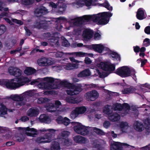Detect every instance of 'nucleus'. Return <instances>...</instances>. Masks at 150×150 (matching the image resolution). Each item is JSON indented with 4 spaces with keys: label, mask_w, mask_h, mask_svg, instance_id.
Wrapping results in <instances>:
<instances>
[{
    "label": "nucleus",
    "mask_w": 150,
    "mask_h": 150,
    "mask_svg": "<svg viewBox=\"0 0 150 150\" xmlns=\"http://www.w3.org/2000/svg\"><path fill=\"white\" fill-rule=\"evenodd\" d=\"M115 73L121 77H127L129 76L130 69L127 66H123L117 68Z\"/></svg>",
    "instance_id": "39448f33"
},
{
    "label": "nucleus",
    "mask_w": 150,
    "mask_h": 150,
    "mask_svg": "<svg viewBox=\"0 0 150 150\" xmlns=\"http://www.w3.org/2000/svg\"><path fill=\"white\" fill-rule=\"evenodd\" d=\"M136 89L133 86L125 88L122 91V93L123 94H129L134 93Z\"/></svg>",
    "instance_id": "6ab92c4d"
},
{
    "label": "nucleus",
    "mask_w": 150,
    "mask_h": 150,
    "mask_svg": "<svg viewBox=\"0 0 150 150\" xmlns=\"http://www.w3.org/2000/svg\"><path fill=\"white\" fill-rule=\"evenodd\" d=\"M44 59L42 58L37 60V63L38 65L40 66H46L48 65L47 61H44Z\"/></svg>",
    "instance_id": "4c0bfd02"
},
{
    "label": "nucleus",
    "mask_w": 150,
    "mask_h": 150,
    "mask_svg": "<svg viewBox=\"0 0 150 150\" xmlns=\"http://www.w3.org/2000/svg\"><path fill=\"white\" fill-rule=\"evenodd\" d=\"M91 15H85L82 17L75 18L74 19L75 21L74 24L78 26H81L85 24V23L91 21Z\"/></svg>",
    "instance_id": "423d86ee"
},
{
    "label": "nucleus",
    "mask_w": 150,
    "mask_h": 150,
    "mask_svg": "<svg viewBox=\"0 0 150 150\" xmlns=\"http://www.w3.org/2000/svg\"><path fill=\"white\" fill-rule=\"evenodd\" d=\"M108 64H109L106 62H101L99 64V66L103 70L106 71Z\"/></svg>",
    "instance_id": "473e14b6"
},
{
    "label": "nucleus",
    "mask_w": 150,
    "mask_h": 150,
    "mask_svg": "<svg viewBox=\"0 0 150 150\" xmlns=\"http://www.w3.org/2000/svg\"><path fill=\"white\" fill-rule=\"evenodd\" d=\"M11 98L13 100L15 101H21L23 100V98L22 97L17 95H11Z\"/></svg>",
    "instance_id": "ea45409f"
},
{
    "label": "nucleus",
    "mask_w": 150,
    "mask_h": 150,
    "mask_svg": "<svg viewBox=\"0 0 150 150\" xmlns=\"http://www.w3.org/2000/svg\"><path fill=\"white\" fill-rule=\"evenodd\" d=\"M69 132L66 131H64L62 132L61 133V136L62 137H67L69 135Z\"/></svg>",
    "instance_id": "bf43d9fd"
},
{
    "label": "nucleus",
    "mask_w": 150,
    "mask_h": 150,
    "mask_svg": "<svg viewBox=\"0 0 150 150\" xmlns=\"http://www.w3.org/2000/svg\"><path fill=\"white\" fill-rule=\"evenodd\" d=\"M41 20H36L33 25V26L34 28H37L38 29H41L40 24Z\"/></svg>",
    "instance_id": "c03bdc74"
},
{
    "label": "nucleus",
    "mask_w": 150,
    "mask_h": 150,
    "mask_svg": "<svg viewBox=\"0 0 150 150\" xmlns=\"http://www.w3.org/2000/svg\"><path fill=\"white\" fill-rule=\"evenodd\" d=\"M92 145L93 147L96 150H105V145L98 142H93Z\"/></svg>",
    "instance_id": "2eb2a0df"
},
{
    "label": "nucleus",
    "mask_w": 150,
    "mask_h": 150,
    "mask_svg": "<svg viewBox=\"0 0 150 150\" xmlns=\"http://www.w3.org/2000/svg\"><path fill=\"white\" fill-rule=\"evenodd\" d=\"M36 70L32 68L28 67L24 71V73L27 75H30L35 73Z\"/></svg>",
    "instance_id": "c85d7f7f"
},
{
    "label": "nucleus",
    "mask_w": 150,
    "mask_h": 150,
    "mask_svg": "<svg viewBox=\"0 0 150 150\" xmlns=\"http://www.w3.org/2000/svg\"><path fill=\"white\" fill-rule=\"evenodd\" d=\"M110 57L114 61H121V57L120 55L117 52L114 51H111L110 53Z\"/></svg>",
    "instance_id": "f3484780"
},
{
    "label": "nucleus",
    "mask_w": 150,
    "mask_h": 150,
    "mask_svg": "<svg viewBox=\"0 0 150 150\" xmlns=\"http://www.w3.org/2000/svg\"><path fill=\"white\" fill-rule=\"evenodd\" d=\"M70 88L74 90L76 95L78 94L82 91V88L81 86H76L73 84V86H71Z\"/></svg>",
    "instance_id": "a878e982"
},
{
    "label": "nucleus",
    "mask_w": 150,
    "mask_h": 150,
    "mask_svg": "<svg viewBox=\"0 0 150 150\" xmlns=\"http://www.w3.org/2000/svg\"><path fill=\"white\" fill-rule=\"evenodd\" d=\"M64 53L62 52H57L55 55L57 58H61L63 57Z\"/></svg>",
    "instance_id": "13d9d810"
},
{
    "label": "nucleus",
    "mask_w": 150,
    "mask_h": 150,
    "mask_svg": "<svg viewBox=\"0 0 150 150\" xmlns=\"http://www.w3.org/2000/svg\"><path fill=\"white\" fill-rule=\"evenodd\" d=\"M45 81L50 83H53L54 81V79L51 77H46L44 78Z\"/></svg>",
    "instance_id": "8fccbe9b"
},
{
    "label": "nucleus",
    "mask_w": 150,
    "mask_h": 150,
    "mask_svg": "<svg viewBox=\"0 0 150 150\" xmlns=\"http://www.w3.org/2000/svg\"><path fill=\"white\" fill-rule=\"evenodd\" d=\"M93 31L91 29H86L83 32V38L86 40L90 39L93 36Z\"/></svg>",
    "instance_id": "9b49d317"
},
{
    "label": "nucleus",
    "mask_w": 150,
    "mask_h": 150,
    "mask_svg": "<svg viewBox=\"0 0 150 150\" xmlns=\"http://www.w3.org/2000/svg\"><path fill=\"white\" fill-rule=\"evenodd\" d=\"M144 32L147 34H150V26H147L144 29Z\"/></svg>",
    "instance_id": "338daca9"
},
{
    "label": "nucleus",
    "mask_w": 150,
    "mask_h": 150,
    "mask_svg": "<svg viewBox=\"0 0 150 150\" xmlns=\"http://www.w3.org/2000/svg\"><path fill=\"white\" fill-rule=\"evenodd\" d=\"M76 96H72L66 98L67 101L69 103L75 104L76 103L75 100Z\"/></svg>",
    "instance_id": "a19ab883"
},
{
    "label": "nucleus",
    "mask_w": 150,
    "mask_h": 150,
    "mask_svg": "<svg viewBox=\"0 0 150 150\" xmlns=\"http://www.w3.org/2000/svg\"><path fill=\"white\" fill-rule=\"evenodd\" d=\"M0 116L2 117L7 114V108L6 106L4 105L1 104V105L0 108Z\"/></svg>",
    "instance_id": "bb28decb"
},
{
    "label": "nucleus",
    "mask_w": 150,
    "mask_h": 150,
    "mask_svg": "<svg viewBox=\"0 0 150 150\" xmlns=\"http://www.w3.org/2000/svg\"><path fill=\"white\" fill-rule=\"evenodd\" d=\"M34 13L37 14L38 17H41L43 15H45L48 13L46 8L44 6H42L40 8L36 9L34 11Z\"/></svg>",
    "instance_id": "1a4fd4ad"
},
{
    "label": "nucleus",
    "mask_w": 150,
    "mask_h": 150,
    "mask_svg": "<svg viewBox=\"0 0 150 150\" xmlns=\"http://www.w3.org/2000/svg\"><path fill=\"white\" fill-rule=\"evenodd\" d=\"M136 17L137 18L140 20H142L145 18L144 16V11L142 8H139L136 13Z\"/></svg>",
    "instance_id": "a211bd4d"
},
{
    "label": "nucleus",
    "mask_w": 150,
    "mask_h": 150,
    "mask_svg": "<svg viewBox=\"0 0 150 150\" xmlns=\"http://www.w3.org/2000/svg\"><path fill=\"white\" fill-rule=\"evenodd\" d=\"M115 64H109L106 71H108L109 73H111L115 70Z\"/></svg>",
    "instance_id": "f704fd0d"
},
{
    "label": "nucleus",
    "mask_w": 150,
    "mask_h": 150,
    "mask_svg": "<svg viewBox=\"0 0 150 150\" xmlns=\"http://www.w3.org/2000/svg\"><path fill=\"white\" fill-rule=\"evenodd\" d=\"M99 94L95 90H92L87 92L85 95L87 100L88 101H93L98 97Z\"/></svg>",
    "instance_id": "0eeeda50"
},
{
    "label": "nucleus",
    "mask_w": 150,
    "mask_h": 150,
    "mask_svg": "<svg viewBox=\"0 0 150 150\" xmlns=\"http://www.w3.org/2000/svg\"><path fill=\"white\" fill-rule=\"evenodd\" d=\"M139 60L141 62V67H143L147 62V60L146 59H143L141 58H140L137 60Z\"/></svg>",
    "instance_id": "6e6d98bb"
},
{
    "label": "nucleus",
    "mask_w": 150,
    "mask_h": 150,
    "mask_svg": "<svg viewBox=\"0 0 150 150\" xmlns=\"http://www.w3.org/2000/svg\"><path fill=\"white\" fill-rule=\"evenodd\" d=\"M12 21L13 22L20 25H22L23 23V22L21 20H18L16 19H12Z\"/></svg>",
    "instance_id": "052dcab7"
},
{
    "label": "nucleus",
    "mask_w": 150,
    "mask_h": 150,
    "mask_svg": "<svg viewBox=\"0 0 150 150\" xmlns=\"http://www.w3.org/2000/svg\"><path fill=\"white\" fill-rule=\"evenodd\" d=\"M150 45V40L148 38H145L143 41V45L146 47Z\"/></svg>",
    "instance_id": "3c124183"
},
{
    "label": "nucleus",
    "mask_w": 150,
    "mask_h": 150,
    "mask_svg": "<svg viewBox=\"0 0 150 150\" xmlns=\"http://www.w3.org/2000/svg\"><path fill=\"white\" fill-rule=\"evenodd\" d=\"M67 93L68 95L72 96L76 95L74 90H69L67 91Z\"/></svg>",
    "instance_id": "69168bd1"
},
{
    "label": "nucleus",
    "mask_w": 150,
    "mask_h": 150,
    "mask_svg": "<svg viewBox=\"0 0 150 150\" xmlns=\"http://www.w3.org/2000/svg\"><path fill=\"white\" fill-rule=\"evenodd\" d=\"M132 76L133 78L134 79L136 78V76L135 75V71L134 69H130V73L129 74V76Z\"/></svg>",
    "instance_id": "e2e57ef3"
},
{
    "label": "nucleus",
    "mask_w": 150,
    "mask_h": 150,
    "mask_svg": "<svg viewBox=\"0 0 150 150\" xmlns=\"http://www.w3.org/2000/svg\"><path fill=\"white\" fill-rule=\"evenodd\" d=\"M75 54L76 56L84 57L88 56L91 57H92L93 56V54L92 53H84L81 52H75L72 53Z\"/></svg>",
    "instance_id": "393cba45"
},
{
    "label": "nucleus",
    "mask_w": 150,
    "mask_h": 150,
    "mask_svg": "<svg viewBox=\"0 0 150 150\" xmlns=\"http://www.w3.org/2000/svg\"><path fill=\"white\" fill-rule=\"evenodd\" d=\"M74 140L75 142L80 144H85L86 141V138L80 135L74 137Z\"/></svg>",
    "instance_id": "4468645a"
},
{
    "label": "nucleus",
    "mask_w": 150,
    "mask_h": 150,
    "mask_svg": "<svg viewBox=\"0 0 150 150\" xmlns=\"http://www.w3.org/2000/svg\"><path fill=\"white\" fill-rule=\"evenodd\" d=\"M71 123L72 125H74L73 129L77 133L84 136L88 134L89 131L87 127L81 124L76 122H72Z\"/></svg>",
    "instance_id": "7ed1b4c3"
},
{
    "label": "nucleus",
    "mask_w": 150,
    "mask_h": 150,
    "mask_svg": "<svg viewBox=\"0 0 150 150\" xmlns=\"http://www.w3.org/2000/svg\"><path fill=\"white\" fill-rule=\"evenodd\" d=\"M122 146H126L127 147L129 146L133 149L134 147L133 146L129 145L126 143H121L119 142H115L112 145V147L110 148V150H122Z\"/></svg>",
    "instance_id": "6e6552de"
},
{
    "label": "nucleus",
    "mask_w": 150,
    "mask_h": 150,
    "mask_svg": "<svg viewBox=\"0 0 150 150\" xmlns=\"http://www.w3.org/2000/svg\"><path fill=\"white\" fill-rule=\"evenodd\" d=\"M8 71L11 75L16 77L19 76L21 74V71L17 68L11 67L9 68Z\"/></svg>",
    "instance_id": "9d476101"
},
{
    "label": "nucleus",
    "mask_w": 150,
    "mask_h": 150,
    "mask_svg": "<svg viewBox=\"0 0 150 150\" xmlns=\"http://www.w3.org/2000/svg\"><path fill=\"white\" fill-rule=\"evenodd\" d=\"M110 123L108 121H105L103 123V126L105 128H108L110 126Z\"/></svg>",
    "instance_id": "680f3d73"
},
{
    "label": "nucleus",
    "mask_w": 150,
    "mask_h": 150,
    "mask_svg": "<svg viewBox=\"0 0 150 150\" xmlns=\"http://www.w3.org/2000/svg\"><path fill=\"white\" fill-rule=\"evenodd\" d=\"M60 121L62 124L66 126H67L71 123L70 120L66 117L60 120Z\"/></svg>",
    "instance_id": "e433bc0d"
},
{
    "label": "nucleus",
    "mask_w": 150,
    "mask_h": 150,
    "mask_svg": "<svg viewBox=\"0 0 150 150\" xmlns=\"http://www.w3.org/2000/svg\"><path fill=\"white\" fill-rule=\"evenodd\" d=\"M91 75V73L89 70L87 69L80 72L78 74L77 76L78 77H83L89 76Z\"/></svg>",
    "instance_id": "aec40b11"
},
{
    "label": "nucleus",
    "mask_w": 150,
    "mask_h": 150,
    "mask_svg": "<svg viewBox=\"0 0 150 150\" xmlns=\"http://www.w3.org/2000/svg\"><path fill=\"white\" fill-rule=\"evenodd\" d=\"M110 106L108 105H105L104 107L103 110V112L104 113L109 115L111 113V112H112L110 110V109L109 108Z\"/></svg>",
    "instance_id": "79ce46f5"
},
{
    "label": "nucleus",
    "mask_w": 150,
    "mask_h": 150,
    "mask_svg": "<svg viewBox=\"0 0 150 150\" xmlns=\"http://www.w3.org/2000/svg\"><path fill=\"white\" fill-rule=\"evenodd\" d=\"M114 105V109L115 110H118L121 111L123 109L122 105L120 103H116Z\"/></svg>",
    "instance_id": "a18cd8bd"
},
{
    "label": "nucleus",
    "mask_w": 150,
    "mask_h": 150,
    "mask_svg": "<svg viewBox=\"0 0 150 150\" xmlns=\"http://www.w3.org/2000/svg\"><path fill=\"white\" fill-rule=\"evenodd\" d=\"M40 121L41 122L48 123L50 122L49 117L45 114L41 115L39 118Z\"/></svg>",
    "instance_id": "5701e85b"
},
{
    "label": "nucleus",
    "mask_w": 150,
    "mask_h": 150,
    "mask_svg": "<svg viewBox=\"0 0 150 150\" xmlns=\"http://www.w3.org/2000/svg\"><path fill=\"white\" fill-rule=\"evenodd\" d=\"M76 64H74L69 63L64 66V68L66 70H70L75 67Z\"/></svg>",
    "instance_id": "58836bf2"
},
{
    "label": "nucleus",
    "mask_w": 150,
    "mask_h": 150,
    "mask_svg": "<svg viewBox=\"0 0 150 150\" xmlns=\"http://www.w3.org/2000/svg\"><path fill=\"white\" fill-rule=\"evenodd\" d=\"M39 113V110L37 109L31 108L27 112V115L30 117H36Z\"/></svg>",
    "instance_id": "ddd939ff"
},
{
    "label": "nucleus",
    "mask_w": 150,
    "mask_h": 150,
    "mask_svg": "<svg viewBox=\"0 0 150 150\" xmlns=\"http://www.w3.org/2000/svg\"><path fill=\"white\" fill-rule=\"evenodd\" d=\"M100 6L105 7L109 11H111L112 10V7L110 6L109 3L106 0H105L103 3L100 4Z\"/></svg>",
    "instance_id": "c756f323"
},
{
    "label": "nucleus",
    "mask_w": 150,
    "mask_h": 150,
    "mask_svg": "<svg viewBox=\"0 0 150 150\" xmlns=\"http://www.w3.org/2000/svg\"><path fill=\"white\" fill-rule=\"evenodd\" d=\"M46 98H40L38 99V101L39 103H43L46 101Z\"/></svg>",
    "instance_id": "0e129e2a"
},
{
    "label": "nucleus",
    "mask_w": 150,
    "mask_h": 150,
    "mask_svg": "<svg viewBox=\"0 0 150 150\" xmlns=\"http://www.w3.org/2000/svg\"><path fill=\"white\" fill-rule=\"evenodd\" d=\"M93 130L94 132L99 135L105 134V133L103 131L95 127Z\"/></svg>",
    "instance_id": "de8ad7c7"
},
{
    "label": "nucleus",
    "mask_w": 150,
    "mask_h": 150,
    "mask_svg": "<svg viewBox=\"0 0 150 150\" xmlns=\"http://www.w3.org/2000/svg\"><path fill=\"white\" fill-rule=\"evenodd\" d=\"M134 129L137 131L139 132L142 131L143 125L141 122L137 121L134 123Z\"/></svg>",
    "instance_id": "4be33fe9"
},
{
    "label": "nucleus",
    "mask_w": 150,
    "mask_h": 150,
    "mask_svg": "<svg viewBox=\"0 0 150 150\" xmlns=\"http://www.w3.org/2000/svg\"><path fill=\"white\" fill-rule=\"evenodd\" d=\"M75 110L78 114H82L84 113L86 111V108L84 106L77 107Z\"/></svg>",
    "instance_id": "cd10ccee"
},
{
    "label": "nucleus",
    "mask_w": 150,
    "mask_h": 150,
    "mask_svg": "<svg viewBox=\"0 0 150 150\" xmlns=\"http://www.w3.org/2000/svg\"><path fill=\"white\" fill-rule=\"evenodd\" d=\"M43 84L45 85L44 89H50L52 88V85L47 82H44V84Z\"/></svg>",
    "instance_id": "864d4df0"
},
{
    "label": "nucleus",
    "mask_w": 150,
    "mask_h": 150,
    "mask_svg": "<svg viewBox=\"0 0 150 150\" xmlns=\"http://www.w3.org/2000/svg\"><path fill=\"white\" fill-rule=\"evenodd\" d=\"M101 37L100 35L98 33H96L94 36L95 39L96 40H99Z\"/></svg>",
    "instance_id": "774afa93"
},
{
    "label": "nucleus",
    "mask_w": 150,
    "mask_h": 150,
    "mask_svg": "<svg viewBox=\"0 0 150 150\" xmlns=\"http://www.w3.org/2000/svg\"><path fill=\"white\" fill-rule=\"evenodd\" d=\"M98 0H84L85 5L87 7H89L91 5L96 6V2Z\"/></svg>",
    "instance_id": "b1692460"
},
{
    "label": "nucleus",
    "mask_w": 150,
    "mask_h": 150,
    "mask_svg": "<svg viewBox=\"0 0 150 150\" xmlns=\"http://www.w3.org/2000/svg\"><path fill=\"white\" fill-rule=\"evenodd\" d=\"M51 149V150H60V147L59 143L56 141L53 142Z\"/></svg>",
    "instance_id": "7c9ffc66"
},
{
    "label": "nucleus",
    "mask_w": 150,
    "mask_h": 150,
    "mask_svg": "<svg viewBox=\"0 0 150 150\" xmlns=\"http://www.w3.org/2000/svg\"><path fill=\"white\" fill-rule=\"evenodd\" d=\"M24 29L25 31V35L27 36H30L32 34V32L27 27L25 26L24 27Z\"/></svg>",
    "instance_id": "4d7b16f0"
},
{
    "label": "nucleus",
    "mask_w": 150,
    "mask_h": 150,
    "mask_svg": "<svg viewBox=\"0 0 150 150\" xmlns=\"http://www.w3.org/2000/svg\"><path fill=\"white\" fill-rule=\"evenodd\" d=\"M93 46V50L100 53H101L104 49V47L100 44H94Z\"/></svg>",
    "instance_id": "412c9836"
},
{
    "label": "nucleus",
    "mask_w": 150,
    "mask_h": 150,
    "mask_svg": "<svg viewBox=\"0 0 150 150\" xmlns=\"http://www.w3.org/2000/svg\"><path fill=\"white\" fill-rule=\"evenodd\" d=\"M60 84L62 86L65 87L71 88V86L73 84L69 82L66 80H63L60 82Z\"/></svg>",
    "instance_id": "2f4dec72"
},
{
    "label": "nucleus",
    "mask_w": 150,
    "mask_h": 150,
    "mask_svg": "<svg viewBox=\"0 0 150 150\" xmlns=\"http://www.w3.org/2000/svg\"><path fill=\"white\" fill-rule=\"evenodd\" d=\"M40 132H44L46 131H48L49 133H46L43 136L39 137L37 138L36 142L38 143H49L51 141L52 134L50 133H54L55 130L54 129H40Z\"/></svg>",
    "instance_id": "f03ea898"
},
{
    "label": "nucleus",
    "mask_w": 150,
    "mask_h": 150,
    "mask_svg": "<svg viewBox=\"0 0 150 150\" xmlns=\"http://www.w3.org/2000/svg\"><path fill=\"white\" fill-rule=\"evenodd\" d=\"M57 108L55 106L54 104H52L50 107H48L47 108V111L50 112H55L57 110Z\"/></svg>",
    "instance_id": "37998d69"
},
{
    "label": "nucleus",
    "mask_w": 150,
    "mask_h": 150,
    "mask_svg": "<svg viewBox=\"0 0 150 150\" xmlns=\"http://www.w3.org/2000/svg\"><path fill=\"white\" fill-rule=\"evenodd\" d=\"M109 119L112 122H116L119 120L120 119V115L117 113H111L108 115Z\"/></svg>",
    "instance_id": "dca6fc26"
},
{
    "label": "nucleus",
    "mask_w": 150,
    "mask_h": 150,
    "mask_svg": "<svg viewBox=\"0 0 150 150\" xmlns=\"http://www.w3.org/2000/svg\"><path fill=\"white\" fill-rule=\"evenodd\" d=\"M47 23V21L46 20H41L40 24L41 29H47L48 28Z\"/></svg>",
    "instance_id": "c9c22d12"
},
{
    "label": "nucleus",
    "mask_w": 150,
    "mask_h": 150,
    "mask_svg": "<svg viewBox=\"0 0 150 150\" xmlns=\"http://www.w3.org/2000/svg\"><path fill=\"white\" fill-rule=\"evenodd\" d=\"M100 13H99L97 15H93L91 16V21H93L94 22H98L100 19Z\"/></svg>",
    "instance_id": "72a5a7b5"
},
{
    "label": "nucleus",
    "mask_w": 150,
    "mask_h": 150,
    "mask_svg": "<svg viewBox=\"0 0 150 150\" xmlns=\"http://www.w3.org/2000/svg\"><path fill=\"white\" fill-rule=\"evenodd\" d=\"M34 0H22V3L25 5H31L33 3Z\"/></svg>",
    "instance_id": "09e8293b"
},
{
    "label": "nucleus",
    "mask_w": 150,
    "mask_h": 150,
    "mask_svg": "<svg viewBox=\"0 0 150 150\" xmlns=\"http://www.w3.org/2000/svg\"><path fill=\"white\" fill-rule=\"evenodd\" d=\"M14 79H12L9 82H3V84L6 86V87L11 89H15L24 85L25 83L28 82L29 79L27 77H21L18 78L17 81L18 83L14 82Z\"/></svg>",
    "instance_id": "f257e3e1"
},
{
    "label": "nucleus",
    "mask_w": 150,
    "mask_h": 150,
    "mask_svg": "<svg viewBox=\"0 0 150 150\" xmlns=\"http://www.w3.org/2000/svg\"><path fill=\"white\" fill-rule=\"evenodd\" d=\"M7 30L6 27L4 25H0V36L4 33Z\"/></svg>",
    "instance_id": "49530a36"
},
{
    "label": "nucleus",
    "mask_w": 150,
    "mask_h": 150,
    "mask_svg": "<svg viewBox=\"0 0 150 150\" xmlns=\"http://www.w3.org/2000/svg\"><path fill=\"white\" fill-rule=\"evenodd\" d=\"M112 15L110 12H104L100 13V19L98 23L99 25H105L107 24L110 20V18Z\"/></svg>",
    "instance_id": "20e7f679"
},
{
    "label": "nucleus",
    "mask_w": 150,
    "mask_h": 150,
    "mask_svg": "<svg viewBox=\"0 0 150 150\" xmlns=\"http://www.w3.org/2000/svg\"><path fill=\"white\" fill-rule=\"evenodd\" d=\"M78 115V114L76 112V111L74 109V110L72 111L70 114V116L71 117V118L72 119H75L77 116Z\"/></svg>",
    "instance_id": "603ef678"
},
{
    "label": "nucleus",
    "mask_w": 150,
    "mask_h": 150,
    "mask_svg": "<svg viewBox=\"0 0 150 150\" xmlns=\"http://www.w3.org/2000/svg\"><path fill=\"white\" fill-rule=\"evenodd\" d=\"M24 130L31 132L26 133V134L28 136L34 137L38 134V130L34 128H30L28 127L25 128Z\"/></svg>",
    "instance_id": "f8f14e48"
},
{
    "label": "nucleus",
    "mask_w": 150,
    "mask_h": 150,
    "mask_svg": "<svg viewBox=\"0 0 150 150\" xmlns=\"http://www.w3.org/2000/svg\"><path fill=\"white\" fill-rule=\"evenodd\" d=\"M123 109L126 110H130V106L127 103H124L122 105Z\"/></svg>",
    "instance_id": "5fc2aeb1"
}]
</instances>
